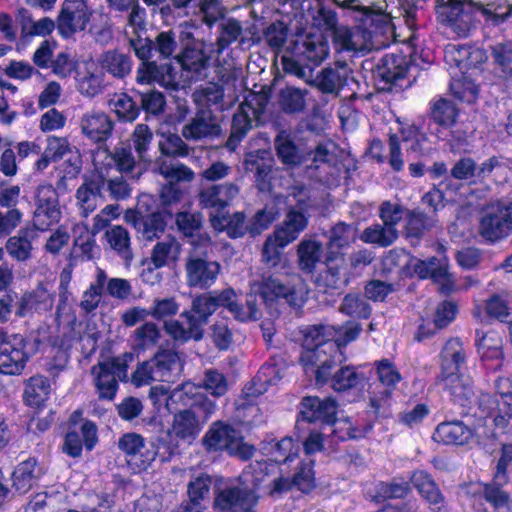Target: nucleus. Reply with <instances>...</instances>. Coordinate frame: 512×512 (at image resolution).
Returning <instances> with one entry per match:
<instances>
[{"label": "nucleus", "instance_id": "nucleus-60", "mask_svg": "<svg viewBox=\"0 0 512 512\" xmlns=\"http://www.w3.org/2000/svg\"><path fill=\"white\" fill-rule=\"evenodd\" d=\"M36 460L28 459L21 462L13 472V485L20 493H26L35 480Z\"/></svg>", "mask_w": 512, "mask_h": 512}, {"label": "nucleus", "instance_id": "nucleus-55", "mask_svg": "<svg viewBox=\"0 0 512 512\" xmlns=\"http://www.w3.org/2000/svg\"><path fill=\"white\" fill-rule=\"evenodd\" d=\"M246 169L255 171L256 183L258 189L261 191L271 190V174L272 164L271 161L259 159L254 154H249L245 160Z\"/></svg>", "mask_w": 512, "mask_h": 512}, {"label": "nucleus", "instance_id": "nucleus-2", "mask_svg": "<svg viewBox=\"0 0 512 512\" xmlns=\"http://www.w3.org/2000/svg\"><path fill=\"white\" fill-rule=\"evenodd\" d=\"M300 333L303 336L300 363L305 373L313 374L318 383L327 382L332 368L345 360L337 343L326 339L334 333L333 330L321 325H309L302 327Z\"/></svg>", "mask_w": 512, "mask_h": 512}, {"label": "nucleus", "instance_id": "nucleus-19", "mask_svg": "<svg viewBox=\"0 0 512 512\" xmlns=\"http://www.w3.org/2000/svg\"><path fill=\"white\" fill-rule=\"evenodd\" d=\"M377 373L380 382L387 388L379 392L380 396H371L369 404L374 414H384L391 394L389 388L394 387L401 380V376L394 365L386 359L378 362Z\"/></svg>", "mask_w": 512, "mask_h": 512}, {"label": "nucleus", "instance_id": "nucleus-16", "mask_svg": "<svg viewBox=\"0 0 512 512\" xmlns=\"http://www.w3.org/2000/svg\"><path fill=\"white\" fill-rule=\"evenodd\" d=\"M411 267L420 278H431L433 281L440 283L443 293L453 291L454 281L448 272V263L445 257H431L428 260L415 259L412 261Z\"/></svg>", "mask_w": 512, "mask_h": 512}, {"label": "nucleus", "instance_id": "nucleus-9", "mask_svg": "<svg viewBox=\"0 0 512 512\" xmlns=\"http://www.w3.org/2000/svg\"><path fill=\"white\" fill-rule=\"evenodd\" d=\"M94 384L100 399L113 400L118 389V380L127 378V364L125 360L116 357L100 362L92 368Z\"/></svg>", "mask_w": 512, "mask_h": 512}, {"label": "nucleus", "instance_id": "nucleus-12", "mask_svg": "<svg viewBox=\"0 0 512 512\" xmlns=\"http://www.w3.org/2000/svg\"><path fill=\"white\" fill-rule=\"evenodd\" d=\"M62 217L58 194L50 184L40 185L37 189L36 209L33 225L37 230L46 231L57 224Z\"/></svg>", "mask_w": 512, "mask_h": 512}, {"label": "nucleus", "instance_id": "nucleus-4", "mask_svg": "<svg viewBox=\"0 0 512 512\" xmlns=\"http://www.w3.org/2000/svg\"><path fill=\"white\" fill-rule=\"evenodd\" d=\"M39 341L0 329V373L20 375L28 360L37 353Z\"/></svg>", "mask_w": 512, "mask_h": 512}, {"label": "nucleus", "instance_id": "nucleus-10", "mask_svg": "<svg viewBox=\"0 0 512 512\" xmlns=\"http://www.w3.org/2000/svg\"><path fill=\"white\" fill-rule=\"evenodd\" d=\"M92 10L85 0H64L57 17V29L64 38L84 31L90 23Z\"/></svg>", "mask_w": 512, "mask_h": 512}, {"label": "nucleus", "instance_id": "nucleus-23", "mask_svg": "<svg viewBox=\"0 0 512 512\" xmlns=\"http://www.w3.org/2000/svg\"><path fill=\"white\" fill-rule=\"evenodd\" d=\"M176 224L179 230L191 238L190 244L200 253L211 247V239L207 234L200 233L202 217L199 213L180 212L176 215Z\"/></svg>", "mask_w": 512, "mask_h": 512}, {"label": "nucleus", "instance_id": "nucleus-61", "mask_svg": "<svg viewBox=\"0 0 512 512\" xmlns=\"http://www.w3.org/2000/svg\"><path fill=\"white\" fill-rule=\"evenodd\" d=\"M163 70H166L169 81L171 77V67L168 65L159 67L155 62L143 61L137 69L136 81L138 84H150L152 82H165Z\"/></svg>", "mask_w": 512, "mask_h": 512}, {"label": "nucleus", "instance_id": "nucleus-28", "mask_svg": "<svg viewBox=\"0 0 512 512\" xmlns=\"http://www.w3.org/2000/svg\"><path fill=\"white\" fill-rule=\"evenodd\" d=\"M239 435V432L232 426L217 421L210 426L203 441L208 450L229 451Z\"/></svg>", "mask_w": 512, "mask_h": 512}, {"label": "nucleus", "instance_id": "nucleus-42", "mask_svg": "<svg viewBox=\"0 0 512 512\" xmlns=\"http://www.w3.org/2000/svg\"><path fill=\"white\" fill-rule=\"evenodd\" d=\"M210 221L216 231H226L231 238L241 237L246 231L245 216L240 212L234 213L233 215L211 213Z\"/></svg>", "mask_w": 512, "mask_h": 512}, {"label": "nucleus", "instance_id": "nucleus-26", "mask_svg": "<svg viewBox=\"0 0 512 512\" xmlns=\"http://www.w3.org/2000/svg\"><path fill=\"white\" fill-rule=\"evenodd\" d=\"M94 173L96 175V184L98 183L102 191H107L113 199L122 200L130 195V187L123 178V175L115 172V169L99 166H94Z\"/></svg>", "mask_w": 512, "mask_h": 512}, {"label": "nucleus", "instance_id": "nucleus-47", "mask_svg": "<svg viewBox=\"0 0 512 512\" xmlns=\"http://www.w3.org/2000/svg\"><path fill=\"white\" fill-rule=\"evenodd\" d=\"M106 281V272L102 268L97 267L95 279L90 284L89 288L84 292L80 303L81 308L85 312H92L98 307L101 296L105 289Z\"/></svg>", "mask_w": 512, "mask_h": 512}, {"label": "nucleus", "instance_id": "nucleus-48", "mask_svg": "<svg viewBox=\"0 0 512 512\" xmlns=\"http://www.w3.org/2000/svg\"><path fill=\"white\" fill-rule=\"evenodd\" d=\"M110 247L126 262H130L133 254L130 247V235L122 226H112L105 233Z\"/></svg>", "mask_w": 512, "mask_h": 512}, {"label": "nucleus", "instance_id": "nucleus-51", "mask_svg": "<svg viewBox=\"0 0 512 512\" xmlns=\"http://www.w3.org/2000/svg\"><path fill=\"white\" fill-rule=\"evenodd\" d=\"M476 345L483 358L499 359L502 357V339L495 331H477Z\"/></svg>", "mask_w": 512, "mask_h": 512}, {"label": "nucleus", "instance_id": "nucleus-6", "mask_svg": "<svg viewBox=\"0 0 512 512\" xmlns=\"http://www.w3.org/2000/svg\"><path fill=\"white\" fill-rule=\"evenodd\" d=\"M512 233V200L503 199L487 207L479 222V234L489 242H497Z\"/></svg>", "mask_w": 512, "mask_h": 512}, {"label": "nucleus", "instance_id": "nucleus-62", "mask_svg": "<svg viewBox=\"0 0 512 512\" xmlns=\"http://www.w3.org/2000/svg\"><path fill=\"white\" fill-rule=\"evenodd\" d=\"M322 245L315 240H303L298 246L299 265L302 270L311 271L319 261Z\"/></svg>", "mask_w": 512, "mask_h": 512}, {"label": "nucleus", "instance_id": "nucleus-15", "mask_svg": "<svg viewBox=\"0 0 512 512\" xmlns=\"http://www.w3.org/2000/svg\"><path fill=\"white\" fill-rule=\"evenodd\" d=\"M386 7V0H357L356 4V10L375 15L372 33L376 37H382V45H388L391 40H396L398 37L394 17L390 13H385Z\"/></svg>", "mask_w": 512, "mask_h": 512}, {"label": "nucleus", "instance_id": "nucleus-37", "mask_svg": "<svg viewBox=\"0 0 512 512\" xmlns=\"http://www.w3.org/2000/svg\"><path fill=\"white\" fill-rule=\"evenodd\" d=\"M181 245L174 237H166L155 244L151 252V262L155 268L175 263L180 256Z\"/></svg>", "mask_w": 512, "mask_h": 512}, {"label": "nucleus", "instance_id": "nucleus-14", "mask_svg": "<svg viewBox=\"0 0 512 512\" xmlns=\"http://www.w3.org/2000/svg\"><path fill=\"white\" fill-rule=\"evenodd\" d=\"M206 253L207 249L205 253H200V249L193 248L187 259L185 268L187 284L190 287L209 288L215 283L220 273L221 266L218 262L207 261L200 256L206 255Z\"/></svg>", "mask_w": 512, "mask_h": 512}, {"label": "nucleus", "instance_id": "nucleus-22", "mask_svg": "<svg viewBox=\"0 0 512 512\" xmlns=\"http://www.w3.org/2000/svg\"><path fill=\"white\" fill-rule=\"evenodd\" d=\"M56 292L50 283H41L33 291L23 295L19 314L48 312L53 308Z\"/></svg>", "mask_w": 512, "mask_h": 512}, {"label": "nucleus", "instance_id": "nucleus-40", "mask_svg": "<svg viewBox=\"0 0 512 512\" xmlns=\"http://www.w3.org/2000/svg\"><path fill=\"white\" fill-rule=\"evenodd\" d=\"M465 357L462 343L458 339L448 340L441 352V374L460 372Z\"/></svg>", "mask_w": 512, "mask_h": 512}, {"label": "nucleus", "instance_id": "nucleus-46", "mask_svg": "<svg viewBox=\"0 0 512 512\" xmlns=\"http://www.w3.org/2000/svg\"><path fill=\"white\" fill-rule=\"evenodd\" d=\"M277 466L273 463H269L266 460L256 461L251 463L240 476V480L243 481L249 488L253 490L260 486L266 481L270 475L276 474Z\"/></svg>", "mask_w": 512, "mask_h": 512}, {"label": "nucleus", "instance_id": "nucleus-31", "mask_svg": "<svg viewBox=\"0 0 512 512\" xmlns=\"http://www.w3.org/2000/svg\"><path fill=\"white\" fill-rule=\"evenodd\" d=\"M99 65L103 72L117 79H123L128 76L133 67L131 57L116 50H109L103 53L99 58Z\"/></svg>", "mask_w": 512, "mask_h": 512}, {"label": "nucleus", "instance_id": "nucleus-58", "mask_svg": "<svg viewBox=\"0 0 512 512\" xmlns=\"http://www.w3.org/2000/svg\"><path fill=\"white\" fill-rule=\"evenodd\" d=\"M211 485L212 478L207 473L193 474L187 486L188 501L202 504L210 494Z\"/></svg>", "mask_w": 512, "mask_h": 512}, {"label": "nucleus", "instance_id": "nucleus-34", "mask_svg": "<svg viewBox=\"0 0 512 512\" xmlns=\"http://www.w3.org/2000/svg\"><path fill=\"white\" fill-rule=\"evenodd\" d=\"M218 133V126L210 111L197 113L190 123L182 129L183 136L188 140H199Z\"/></svg>", "mask_w": 512, "mask_h": 512}, {"label": "nucleus", "instance_id": "nucleus-43", "mask_svg": "<svg viewBox=\"0 0 512 512\" xmlns=\"http://www.w3.org/2000/svg\"><path fill=\"white\" fill-rule=\"evenodd\" d=\"M154 365L156 370V380L169 382L181 371V364L176 353L171 351H162L154 357Z\"/></svg>", "mask_w": 512, "mask_h": 512}, {"label": "nucleus", "instance_id": "nucleus-24", "mask_svg": "<svg viewBox=\"0 0 512 512\" xmlns=\"http://www.w3.org/2000/svg\"><path fill=\"white\" fill-rule=\"evenodd\" d=\"M180 320H169L164 323L166 333L175 341L184 343L191 339L200 340L203 337V329L200 328V322L195 320L192 312H182Z\"/></svg>", "mask_w": 512, "mask_h": 512}, {"label": "nucleus", "instance_id": "nucleus-25", "mask_svg": "<svg viewBox=\"0 0 512 512\" xmlns=\"http://www.w3.org/2000/svg\"><path fill=\"white\" fill-rule=\"evenodd\" d=\"M239 194V188L233 183L211 185L199 195L200 204L217 212L228 206Z\"/></svg>", "mask_w": 512, "mask_h": 512}, {"label": "nucleus", "instance_id": "nucleus-63", "mask_svg": "<svg viewBox=\"0 0 512 512\" xmlns=\"http://www.w3.org/2000/svg\"><path fill=\"white\" fill-rule=\"evenodd\" d=\"M109 106L120 119L125 121L135 120L139 113L135 102L126 93L115 94L110 99Z\"/></svg>", "mask_w": 512, "mask_h": 512}, {"label": "nucleus", "instance_id": "nucleus-50", "mask_svg": "<svg viewBox=\"0 0 512 512\" xmlns=\"http://www.w3.org/2000/svg\"><path fill=\"white\" fill-rule=\"evenodd\" d=\"M413 486L419 494L430 504H438L443 497L436 483L425 471H415L411 477Z\"/></svg>", "mask_w": 512, "mask_h": 512}, {"label": "nucleus", "instance_id": "nucleus-27", "mask_svg": "<svg viewBox=\"0 0 512 512\" xmlns=\"http://www.w3.org/2000/svg\"><path fill=\"white\" fill-rule=\"evenodd\" d=\"M94 166L114 168L115 172L130 173L136 168V162L130 148H117L114 153L107 150H98L93 158Z\"/></svg>", "mask_w": 512, "mask_h": 512}, {"label": "nucleus", "instance_id": "nucleus-49", "mask_svg": "<svg viewBox=\"0 0 512 512\" xmlns=\"http://www.w3.org/2000/svg\"><path fill=\"white\" fill-rule=\"evenodd\" d=\"M366 377L353 366L340 368L330 379L331 387L335 391H347L358 387L365 381Z\"/></svg>", "mask_w": 512, "mask_h": 512}, {"label": "nucleus", "instance_id": "nucleus-8", "mask_svg": "<svg viewBox=\"0 0 512 512\" xmlns=\"http://www.w3.org/2000/svg\"><path fill=\"white\" fill-rule=\"evenodd\" d=\"M118 448L134 472L146 470L157 456L153 443L147 442L142 435L134 432L123 434L118 440Z\"/></svg>", "mask_w": 512, "mask_h": 512}, {"label": "nucleus", "instance_id": "nucleus-7", "mask_svg": "<svg viewBox=\"0 0 512 512\" xmlns=\"http://www.w3.org/2000/svg\"><path fill=\"white\" fill-rule=\"evenodd\" d=\"M257 496L242 480L220 485L215 490L213 510L219 512H251Z\"/></svg>", "mask_w": 512, "mask_h": 512}, {"label": "nucleus", "instance_id": "nucleus-30", "mask_svg": "<svg viewBox=\"0 0 512 512\" xmlns=\"http://www.w3.org/2000/svg\"><path fill=\"white\" fill-rule=\"evenodd\" d=\"M440 380L451 399L462 406H464L473 395L471 380L469 377L462 375L461 371L458 373L440 374Z\"/></svg>", "mask_w": 512, "mask_h": 512}, {"label": "nucleus", "instance_id": "nucleus-17", "mask_svg": "<svg viewBox=\"0 0 512 512\" xmlns=\"http://www.w3.org/2000/svg\"><path fill=\"white\" fill-rule=\"evenodd\" d=\"M79 127L82 135L88 140L102 143L111 136L114 123L104 111L92 109L81 116Z\"/></svg>", "mask_w": 512, "mask_h": 512}, {"label": "nucleus", "instance_id": "nucleus-64", "mask_svg": "<svg viewBox=\"0 0 512 512\" xmlns=\"http://www.w3.org/2000/svg\"><path fill=\"white\" fill-rule=\"evenodd\" d=\"M161 337L160 330L155 323L146 322L134 332V344L138 350H146L157 345Z\"/></svg>", "mask_w": 512, "mask_h": 512}, {"label": "nucleus", "instance_id": "nucleus-21", "mask_svg": "<svg viewBox=\"0 0 512 512\" xmlns=\"http://www.w3.org/2000/svg\"><path fill=\"white\" fill-rule=\"evenodd\" d=\"M332 31L334 48L338 52H364L370 49L367 33L359 27L336 26Z\"/></svg>", "mask_w": 512, "mask_h": 512}, {"label": "nucleus", "instance_id": "nucleus-38", "mask_svg": "<svg viewBox=\"0 0 512 512\" xmlns=\"http://www.w3.org/2000/svg\"><path fill=\"white\" fill-rule=\"evenodd\" d=\"M96 182V175L93 172L91 178L85 181L76 191L77 206L84 217L92 213L98 205V200L103 192Z\"/></svg>", "mask_w": 512, "mask_h": 512}, {"label": "nucleus", "instance_id": "nucleus-36", "mask_svg": "<svg viewBox=\"0 0 512 512\" xmlns=\"http://www.w3.org/2000/svg\"><path fill=\"white\" fill-rule=\"evenodd\" d=\"M78 91L87 97H95L104 89V74L94 64H87L76 76Z\"/></svg>", "mask_w": 512, "mask_h": 512}, {"label": "nucleus", "instance_id": "nucleus-59", "mask_svg": "<svg viewBox=\"0 0 512 512\" xmlns=\"http://www.w3.org/2000/svg\"><path fill=\"white\" fill-rule=\"evenodd\" d=\"M431 114L436 123L450 127L456 122L458 110L452 101L440 98L432 103Z\"/></svg>", "mask_w": 512, "mask_h": 512}, {"label": "nucleus", "instance_id": "nucleus-29", "mask_svg": "<svg viewBox=\"0 0 512 512\" xmlns=\"http://www.w3.org/2000/svg\"><path fill=\"white\" fill-rule=\"evenodd\" d=\"M298 49L303 57L315 65L320 64L329 55V44L321 31L307 33Z\"/></svg>", "mask_w": 512, "mask_h": 512}, {"label": "nucleus", "instance_id": "nucleus-13", "mask_svg": "<svg viewBox=\"0 0 512 512\" xmlns=\"http://www.w3.org/2000/svg\"><path fill=\"white\" fill-rule=\"evenodd\" d=\"M157 171L164 178L169 180V183L164 185L160 192L161 200L164 204H171L177 202L181 196V190L175 182L178 181H191L194 178L193 171L181 164L165 157H159L156 160Z\"/></svg>", "mask_w": 512, "mask_h": 512}, {"label": "nucleus", "instance_id": "nucleus-39", "mask_svg": "<svg viewBox=\"0 0 512 512\" xmlns=\"http://www.w3.org/2000/svg\"><path fill=\"white\" fill-rule=\"evenodd\" d=\"M439 15L458 35H466L470 29V15L464 12L463 4L460 2L442 6Z\"/></svg>", "mask_w": 512, "mask_h": 512}, {"label": "nucleus", "instance_id": "nucleus-53", "mask_svg": "<svg viewBox=\"0 0 512 512\" xmlns=\"http://www.w3.org/2000/svg\"><path fill=\"white\" fill-rule=\"evenodd\" d=\"M307 226V218L300 211L290 210L283 225L275 230L277 237H283L284 242H293Z\"/></svg>", "mask_w": 512, "mask_h": 512}, {"label": "nucleus", "instance_id": "nucleus-41", "mask_svg": "<svg viewBox=\"0 0 512 512\" xmlns=\"http://www.w3.org/2000/svg\"><path fill=\"white\" fill-rule=\"evenodd\" d=\"M50 395V382L41 375L31 377L25 386L24 401L33 408H41Z\"/></svg>", "mask_w": 512, "mask_h": 512}, {"label": "nucleus", "instance_id": "nucleus-45", "mask_svg": "<svg viewBox=\"0 0 512 512\" xmlns=\"http://www.w3.org/2000/svg\"><path fill=\"white\" fill-rule=\"evenodd\" d=\"M277 155L283 164L296 166L306 162L305 154L300 151L288 135L280 133L275 139Z\"/></svg>", "mask_w": 512, "mask_h": 512}, {"label": "nucleus", "instance_id": "nucleus-33", "mask_svg": "<svg viewBox=\"0 0 512 512\" xmlns=\"http://www.w3.org/2000/svg\"><path fill=\"white\" fill-rule=\"evenodd\" d=\"M433 437L447 445H464L472 437V431L460 421L444 422L437 426Z\"/></svg>", "mask_w": 512, "mask_h": 512}, {"label": "nucleus", "instance_id": "nucleus-1", "mask_svg": "<svg viewBox=\"0 0 512 512\" xmlns=\"http://www.w3.org/2000/svg\"><path fill=\"white\" fill-rule=\"evenodd\" d=\"M165 405L169 411L179 405L187 406L173 414L167 433L177 444L181 442L188 445L197 439L217 409L216 402L202 392V386L192 382H186L173 389Z\"/></svg>", "mask_w": 512, "mask_h": 512}, {"label": "nucleus", "instance_id": "nucleus-35", "mask_svg": "<svg viewBox=\"0 0 512 512\" xmlns=\"http://www.w3.org/2000/svg\"><path fill=\"white\" fill-rule=\"evenodd\" d=\"M408 65L404 56L387 54L381 58L376 67V75L387 83L402 79L407 73Z\"/></svg>", "mask_w": 512, "mask_h": 512}, {"label": "nucleus", "instance_id": "nucleus-56", "mask_svg": "<svg viewBox=\"0 0 512 512\" xmlns=\"http://www.w3.org/2000/svg\"><path fill=\"white\" fill-rule=\"evenodd\" d=\"M356 239V228L352 225L340 222L336 224L329 235L328 248L331 254L338 253V250L350 245Z\"/></svg>", "mask_w": 512, "mask_h": 512}, {"label": "nucleus", "instance_id": "nucleus-5", "mask_svg": "<svg viewBox=\"0 0 512 512\" xmlns=\"http://www.w3.org/2000/svg\"><path fill=\"white\" fill-rule=\"evenodd\" d=\"M512 233V200L503 199L487 207L479 222V234L489 242H497Z\"/></svg>", "mask_w": 512, "mask_h": 512}, {"label": "nucleus", "instance_id": "nucleus-44", "mask_svg": "<svg viewBox=\"0 0 512 512\" xmlns=\"http://www.w3.org/2000/svg\"><path fill=\"white\" fill-rule=\"evenodd\" d=\"M450 89L455 97L467 103H473L478 97V85L472 76L452 72Z\"/></svg>", "mask_w": 512, "mask_h": 512}, {"label": "nucleus", "instance_id": "nucleus-54", "mask_svg": "<svg viewBox=\"0 0 512 512\" xmlns=\"http://www.w3.org/2000/svg\"><path fill=\"white\" fill-rule=\"evenodd\" d=\"M397 238V228H391L384 224H373L366 228L361 235V239L364 242L377 244L381 247H387L393 244Z\"/></svg>", "mask_w": 512, "mask_h": 512}, {"label": "nucleus", "instance_id": "nucleus-32", "mask_svg": "<svg viewBox=\"0 0 512 512\" xmlns=\"http://www.w3.org/2000/svg\"><path fill=\"white\" fill-rule=\"evenodd\" d=\"M479 407L483 414L493 418L496 427L505 429L512 419V406L509 402L503 401L501 404L491 395L483 394L479 400Z\"/></svg>", "mask_w": 512, "mask_h": 512}, {"label": "nucleus", "instance_id": "nucleus-20", "mask_svg": "<svg viewBox=\"0 0 512 512\" xmlns=\"http://www.w3.org/2000/svg\"><path fill=\"white\" fill-rule=\"evenodd\" d=\"M301 415L309 422L320 421L326 424H334L337 415V403L327 397L320 399L316 396L305 397L302 401Z\"/></svg>", "mask_w": 512, "mask_h": 512}, {"label": "nucleus", "instance_id": "nucleus-18", "mask_svg": "<svg viewBox=\"0 0 512 512\" xmlns=\"http://www.w3.org/2000/svg\"><path fill=\"white\" fill-rule=\"evenodd\" d=\"M235 292L232 289L222 291H211L196 297L192 302L191 310L195 315V320L200 322V328L207 323L208 318L219 308L225 307L230 297H234Z\"/></svg>", "mask_w": 512, "mask_h": 512}, {"label": "nucleus", "instance_id": "nucleus-11", "mask_svg": "<svg viewBox=\"0 0 512 512\" xmlns=\"http://www.w3.org/2000/svg\"><path fill=\"white\" fill-rule=\"evenodd\" d=\"M264 99L257 95L249 98L239 106L232 120L231 134L226 142V147L234 151L246 133L252 128L253 122H257L264 110Z\"/></svg>", "mask_w": 512, "mask_h": 512}, {"label": "nucleus", "instance_id": "nucleus-57", "mask_svg": "<svg viewBox=\"0 0 512 512\" xmlns=\"http://www.w3.org/2000/svg\"><path fill=\"white\" fill-rule=\"evenodd\" d=\"M283 237H277V233L274 232L270 235L262 249V261L270 268H276L279 265L285 266L281 255V249L287 246L289 243L284 242Z\"/></svg>", "mask_w": 512, "mask_h": 512}, {"label": "nucleus", "instance_id": "nucleus-52", "mask_svg": "<svg viewBox=\"0 0 512 512\" xmlns=\"http://www.w3.org/2000/svg\"><path fill=\"white\" fill-rule=\"evenodd\" d=\"M287 364L282 357L273 356L261 367L255 382L261 386L276 385L285 375Z\"/></svg>", "mask_w": 512, "mask_h": 512}, {"label": "nucleus", "instance_id": "nucleus-3", "mask_svg": "<svg viewBox=\"0 0 512 512\" xmlns=\"http://www.w3.org/2000/svg\"><path fill=\"white\" fill-rule=\"evenodd\" d=\"M250 291L259 295L267 308H272L280 300H285L290 306L301 307L307 300L308 286L299 275L292 274L284 280L273 274L252 281Z\"/></svg>", "mask_w": 512, "mask_h": 512}]
</instances>
